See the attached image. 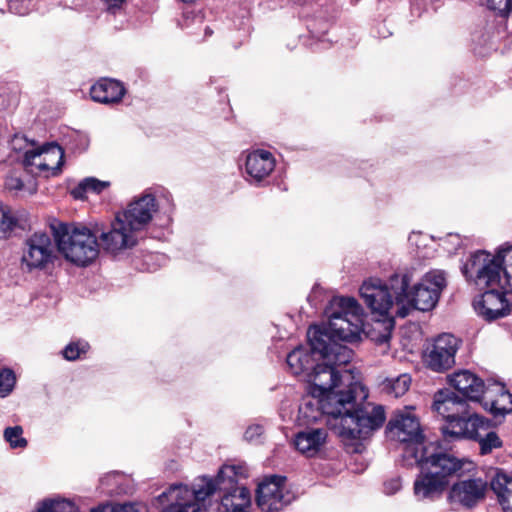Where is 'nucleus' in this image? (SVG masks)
Returning a JSON list of instances; mask_svg holds the SVG:
<instances>
[{"mask_svg":"<svg viewBox=\"0 0 512 512\" xmlns=\"http://www.w3.org/2000/svg\"><path fill=\"white\" fill-rule=\"evenodd\" d=\"M339 305L328 323L309 327L308 346H298L286 357L290 372L307 384H361L360 372L350 363L353 351L344 343L361 339L362 308L351 297L341 298Z\"/></svg>","mask_w":512,"mask_h":512,"instance_id":"obj_1","label":"nucleus"},{"mask_svg":"<svg viewBox=\"0 0 512 512\" xmlns=\"http://www.w3.org/2000/svg\"><path fill=\"white\" fill-rule=\"evenodd\" d=\"M368 397L367 386H308L299 407L304 424L325 418L327 426L339 435L344 417L355 409L358 400Z\"/></svg>","mask_w":512,"mask_h":512,"instance_id":"obj_2","label":"nucleus"},{"mask_svg":"<svg viewBox=\"0 0 512 512\" xmlns=\"http://www.w3.org/2000/svg\"><path fill=\"white\" fill-rule=\"evenodd\" d=\"M464 276L485 290L478 301L474 302L477 313L486 320H495L508 315L511 311V304L505 294L510 293L504 290L501 284L500 268L486 251H478L471 255L470 259L463 265Z\"/></svg>","mask_w":512,"mask_h":512,"instance_id":"obj_3","label":"nucleus"},{"mask_svg":"<svg viewBox=\"0 0 512 512\" xmlns=\"http://www.w3.org/2000/svg\"><path fill=\"white\" fill-rule=\"evenodd\" d=\"M408 465H418L421 469L413 485L414 496L418 501L433 502L440 499L449 486L450 478L460 475L465 461L439 451V448L424 449L421 455L406 461Z\"/></svg>","mask_w":512,"mask_h":512,"instance_id":"obj_4","label":"nucleus"},{"mask_svg":"<svg viewBox=\"0 0 512 512\" xmlns=\"http://www.w3.org/2000/svg\"><path fill=\"white\" fill-rule=\"evenodd\" d=\"M412 275L408 272L395 273L390 277L395 294V315L406 317L412 310L429 311L438 303L447 286L446 272L440 269L428 271L421 281L409 291Z\"/></svg>","mask_w":512,"mask_h":512,"instance_id":"obj_5","label":"nucleus"},{"mask_svg":"<svg viewBox=\"0 0 512 512\" xmlns=\"http://www.w3.org/2000/svg\"><path fill=\"white\" fill-rule=\"evenodd\" d=\"M54 238L59 252L77 266H88L99 255L98 237L86 227L60 224L54 228Z\"/></svg>","mask_w":512,"mask_h":512,"instance_id":"obj_6","label":"nucleus"},{"mask_svg":"<svg viewBox=\"0 0 512 512\" xmlns=\"http://www.w3.org/2000/svg\"><path fill=\"white\" fill-rule=\"evenodd\" d=\"M388 437L403 444V458L409 461L421 455L424 449L439 448L434 442H428L419 420L408 410L397 411L387 425Z\"/></svg>","mask_w":512,"mask_h":512,"instance_id":"obj_7","label":"nucleus"},{"mask_svg":"<svg viewBox=\"0 0 512 512\" xmlns=\"http://www.w3.org/2000/svg\"><path fill=\"white\" fill-rule=\"evenodd\" d=\"M360 295L372 313L385 317L383 321L378 320L376 322V326H383L384 331L378 336L372 337V339L379 344L387 343L394 327V319L390 315V310L394 305L396 306L395 294L391 288L390 280L387 284L378 278H371L360 287Z\"/></svg>","mask_w":512,"mask_h":512,"instance_id":"obj_8","label":"nucleus"},{"mask_svg":"<svg viewBox=\"0 0 512 512\" xmlns=\"http://www.w3.org/2000/svg\"><path fill=\"white\" fill-rule=\"evenodd\" d=\"M241 475L243 472L240 466L223 465L215 479L207 477L215 485L210 496L217 490L222 492L218 512H249L251 493L245 486L236 483V478Z\"/></svg>","mask_w":512,"mask_h":512,"instance_id":"obj_9","label":"nucleus"},{"mask_svg":"<svg viewBox=\"0 0 512 512\" xmlns=\"http://www.w3.org/2000/svg\"><path fill=\"white\" fill-rule=\"evenodd\" d=\"M214 490V483L207 478H198L191 488L181 483L173 484L160 495L168 502L164 512H205L204 502Z\"/></svg>","mask_w":512,"mask_h":512,"instance_id":"obj_10","label":"nucleus"},{"mask_svg":"<svg viewBox=\"0 0 512 512\" xmlns=\"http://www.w3.org/2000/svg\"><path fill=\"white\" fill-rule=\"evenodd\" d=\"M385 419V410L382 405L358 400L353 412L344 417V424L338 436L345 440L364 439L379 429Z\"/></svg>","mask_w":512,"mask_h":512,"instance_id":"obj_11","label":"nucleus"},{"mask_svg":"<svg viewBox=\"0 0 512 512\" xmlns=\"http://www.w3.org/2000/svg\"><path fill=\"white\" fill-rule=\"evenodd\" d=\"M64 151L57 144H48L40 149L28 150L24 154L25 169L36 176L54 177L61 173Z\"/></svg>","mask_w":512,"mask_h":512,"instance_id":"obj_12","label":"nucleus"},{"mask_svg":"<svg viewBox=\"0 0 512 512\" xmlns=\"http://www.w3.org/2000/svg\"><path fill=\"white\" fill-rule=\"evenodd\" d=\"M461 341L454 335L443 333L435 338L425 354L427 367L435 372H444L455 363V355Z\"/></svg>","mask_w":512,"mask_h":512,"instance_id":"obj_13","label":"nucleus"},{"mask_svg":"<svg viewBox=\"0 0 512 512\" xmlns=\"http://www.w3.org/2000/svg\"><path fill=\"white\" fill-rule=\"evenodd\" d=\"M97 237L100 240L99 245L104 251L110 254H117L134 247L138 242L139 235L127 225V222L123 221L116 214L110 227L107 230H103Z\"/></svg>","mask_w":512,"mask_h":512,"instance_id":"obj_14","label":"nucleus"},{"mask_svg":"<svg viewBox=\"0 0 512 512\" xmlns=\"http://www.w3.org/2000/svg\"><path fill=\"white\" fill-rule=\"evenodd\" d=\"M256 502L262 511L282 510L290 502L285 478L273 475L262 480L258 485Z\"/></svg>","mask_w":512,"mask_h":512,"instance_id":"obj_15","label":"nucleus"},{"mask_svg":"<svg viewBox=\"0 0 512 512\" xmlns=\"http://www.w3.org/2000/svg\"><path fill=\"white\" fill-rule=\"evenodd\" d=\"M53 245L46 233H34L25 242V248L21 257L23 270L31 272L43 269L51 262Z\"/></svg>","mask_w":512,"mask_h":512,"instance_id":"obj_16","label":"nucleus"},{"mask_svg":"<svg viewBox=\"0 0 512 512\" xmlns=\"http://www.w3.org/2000/svg\"><path fill=\"white\" fill-rule=\"evenodd\" d=\"M157 207L155 197L152 194H144L131 202L124 211L117 213V215L139 235L152 220Z\"/></svg>","mask_w":512,"mask_h":512,"instance_id":"obj_17","label":"nucleus"},{"mask_svg":"<svg viewBox=\"0 0 512 512\" xmlns=\"http://www.w3.org/2000/svg\"><path fill=\"white\" fill-rule=\"evenodd\" d=\"M486 491L487 483L481 478L461 480L452 485L447 500L452 506L472 508L484 499Z\"/></svg>","mask_w":512,"mask_h":512,"instance_id":"obj_18","label":"nucleus"},{"mask_svg":"<svg viewBox=\"0 0 512 512\" xmlns=\"http://www.w3.org/2000/svg\"><path fill=\"white\" fill-rule=\"evenodd\" d=\"M487 427L488 421L483 417L477 414L467 415L466 412L465 414L448 419L441 430L445 439H476L478 432Z\"/></svg>","mask_w":512,"mask_h":512,"instance_id":"obj_19","label":"nucleus"},{"mask_svg":"<svg viewBox=\"0 0 512 512\" xmlns=\"http://www.w3.org/2000/svg\"><path fill=\"white\" fill-rule=\"evenodd\" d=\"M466 409L467 404L463 401L459 386L444 387L434 395L432 410L446 421L465 414Z\"/></svg>","mask_w":512,"mask_h":512,"instance_id":"obj_20","label":"nucleus"},{"mask_svg":"<svg viewBox=\"0 0 512 512\" xmlns=\"http://www.w3.org/2000/svg\"><path fill=\"white\" fill-rule=\"evenodd\" d=\"M245 168L252 180L260 182L274 170L275 159L269 151L255 150L248 154Z\"/></svg>","mask_w":512,"mask_h":512,"instance_id":"obj_21","label":"nucleus"},{"mask_svg":"<svg viewBox=\"0 0 512 512\" xmlns=\"http://www.w3.org/2000/svg\"><path fill=\"white\" fill-rule=\"evenodd\" d=\"M327 439V432L323 428L307 429L298 432L294 438V446L301 454L312 457L316 455Z\"/></svg>","mask_w":512,"mask_h":512,"instance_id":"obj_22","label":"nucleus"},{"mask_svg":"<svg viewBox=\"0 0 512 512\" xmlns=\"http://www.w3.org/2000/svg\"><path fill=\"white\" fill-rule=\"evenodd\" d=\"M124 94V86L119 81L108 78L99 80L90 89L92 100L104 104L118 103Z\"/></svg>","mask_w":512,"mask_h":512,"instance_id":"obj_23","label":"nucleus"},{"mask_svg":"<svg viewBox=\"0 0 512 512\" xmlns=\"http://www.w3.org/2000/svg\"><path fill=\"white\" fill-rule=\"evenodd\" d=\"M491 488L505 512H512V477L504 472H496Z\"/></svg>","mask_w":512,"mask_h":512,"instance_id":"obj_24","label":"nucleus"},{"mask_svg":"<svg viewBox=\"0 0 512 512\" xmlns=\"http://www.w3.org/2000/svg\"><path fill=\"white\" fill-rule=\"evenodd\" d=\"M500 268L501 284L504 290L512 293V246L502 248L497 255H491Z\"/></svg>","mask_w":512,"mask_h":512,"instance_id":"obj_25","label":"nucleus"},{"mask_svg":"<svg viewBox=\"0 0 512 512\" xmlns=\"http://www.w3.org/2000/svg\"><path fill=\"white\" fill-rule=\"evenodd\" d=\"M500 386L499 391L494 395L491 390L489 400H485L484 408L494 414H506L512 412V394Z\"/></svg>","mask_w":512,"mask_h":512,"instance_id":"obj_26","label":"nucleus"},{"mask_svg":"<svg viewBox=\"0 0 512 512\" xmlns=\"http://www.w3.org/2000/svg\"><path fill=\"white\" fill-rule=\"evenodd\" d=\"M110 186V182L101 181L94 177H88L82 180L72 191L71 194L75 199H84L88 192L96 194L101 193L103 190Z\"/></svg>","mask_w":512,"mask_h":512,"instance_id":"obj_27","label":"nucleus"},{"mask_svg":"<svg viewBox=\"0 0 512 512\" xmlns=\"http://www.w3.org/2000/svg\"><path fill=\"white\" fill-rule=\"evenodd\" d=\"M35 512H78L75 504L66 499L44 500Z\"/></svg>","mask_w":512,"mask_h":512,"instance_id":"obj_28","label":"nucleus"},{"mask_svg":"<svg viewBox=\"0 0 512 512\" xmlns=\"http://www.w3.org/2000/svg\"><path fill=\"white\" fill-rule=\"evenodd\" d=\"M459 390L465 404H467V401H472L479 402L484 406L485 400H489L491 394L489 386H464L463 388L459 386Z\"/></svg>","mask_w":512,"mask_h":512,"instance_id":"obj_29","label":"nucleus"},{"mask_svg":"<svg viewBox=\"0 0 512 512\" xmlns=\"http://www.w3.org/2000/svg\"><path fill=\"white\" fill-rule=\"evenodd\" d=\"M4 439L12 449L25 448L28 444L23 437V428L21 426L7 427L4 430Z\"/></svg>","mask_w":512,"mask_h":512,"instance_id":"obj_30","label":"nucleus"},{"mask_svg":"<svg viewBox=\"0 0 512 512\" xmlns=\"http://www.w3.org/2000/svg\"><path fill=\"white\" fill-rule=\"evenodd\" d=\"M475 440L479 443L480 453L482 455L489 454L494 449L502 446V441L495 432H488L484 437H481L478 434V437Z\"/></svg>","mask_w":512,"mask_h":512,"instance_id":"obj_31","label":"nucleus"},{"mask_svg":"<svg viewBox=\"0 0 512 512\" xmlns=\"http://www.w3.org/2000/svg\"><path fill=\"white\" fill-rule=\"evenodd\" d=\"M91 512H145L144 507L137 503L105 504L92 509Z\"/></svg>","mask_w":512,"mask_h":512,"instance_id":"obj_32","label":"nucleus"},{"mask_svg":"<svg viewBox=\"0 0 512 512\" xmlns=\"http://www.w3.org/2000/svg\"><path fill=\"white\" fill-rule=\"evenodd\" d=\"M89 349V344L85 341H75L69 343L62 351L66 360L74 361L85 355Z\"/></svg>","mask_w":512,"mask_h":512,"instance_id":"obj_33","label":"nucleus"},{"mask_svg":"<svg viewBox=\"0 0 512 512\" xmlns=\"http://www.w3.org/2000/svg\"><path fill=\"white\" fill-rule=\"evenodd\" d=\"M484 384L477 375L469 370H459L448 376V384Z\"/></svg>","mask_w":512,"mask_h":512,"instance_id":"obj_34","label":"nucleus"},{"mask_svg":"<svg viewBox=\"0 0 512 512\" xmlns=\"http://www.w3.org/2000/svg\"><path fill=\"white\" fill-rule=\"evenodd\" d=\"M488 8L496 11L499 16L507 17L512 9V0H487Z\"/></svg>","mask_w":512,"mask_h":512,"instance_id":"obj_35","label":"nucleus"},{"mask_svg":"<svg viewBox=\"0 0 512 512\" xmlns=\"http://www.w3.org/2000/svg\"><path fill=\"white\" fill-rule=\"evenodd\" d=\"M16 223L15 218L11 214L10 209L0 203V230L5 232L14 227Z\"/></svg>","mask_w":512,"mask_h":512,"instance_id":"obj_36","label":"nucleus"},{"mask_svg":"<svg viewBox=\"0 0 512 512\" xmlns=\"http://www.w3.org/2000/svg\"><path fill=\"white\" fill-rule=\"evenodd\" d=\"M24 187L23 181L16 175H9L5 179V188L10 192L18 194L24 190Z\"/></svg>","mask_w":512,"mask_h":512,"instance_id":"obj_37","label":"nucleus"},{"mask_svg":"<svg viewBox=\"0 0 512 512\" xmlns=\"http://www.w3.org/2000/svg\"><path fill=\"white\" fill-rule=\"evenodd\" d=\"M264 429L261 425L255 424L249 426L244 434V437L247 441H255L257 440L263 433Z\"/></svg>","mask_w":512,"mask_h":512,"instance_id":"obj_38","label":"nucleus"},{"mask_svg":"<svg viewBox=\"0 0 512 512\" xmlns=\"http://www.w3.org/2000/svg\"><path fill=\"white\" fill-rule=\"evenodd\" d=\"M16 375L12 369H0V384H15Z\"/></svg>","mask_w":512,"mask_h":512,"instance_id":"obj_39","label":"nucleus"},{"mask_svg":"<svg viewBox=\"0 0 512 512\" xmlns=\"http://www.w3.org/2000/svg\"><path fill=\"white\" fill-rule=\"evenodd\" d=\"M401 488V482L398 478L391 479L384 483V492L386 494H394Z\"/></svg>","mask_w":512,"mask_h":512,"instance_id":"obj_40","label":"nucleus"},{"mask_svg":"<svg viewBox=\"0 0 512 512\" xmlns=\"http://www.w3.org/2000/svg\"><path fill=\"white\" fill-rule=\"evenodd\" d=\"M22 0H9V10L18 15H24L27 13L28 9L26 7H23L22 4H20Z\"/></svg>","mask_w":512,"mask_h":512,"instance_id":"obj_41","label":"nucleus"},{"mask_svg":"<svg viewBox=\"0 0 512 512\" xmlns=\"http://www.w3.org/2000/svg\"><path fill=\"white\" fill-rule=\"evenodd\" d=\"M386 381H388V384H403V385H406V384H410L412 379H411V376L408 375V374H401V375H399L395 379H387Z\"/></svg>","mask_w":512,"mask_h":512,"instance_id":"obj_42","label":"nucleus"},{"mask_svg":"<svg viewBox=\"0 0 512 512\" xmlns=\"http://www.w3.org/2000/svg\"><path fill=\"white\" fill-rule=\"evenodd\" d=\"M14 386H0V397L4 398L11 394Z\"/></svg>","mask_w":512,"mask_h":512,"instance_id":"obj_43","label":"nucleus"},{"mask_svg":"<svg viewBox=\"0 0 512 512\" xmlns=\"http://www.w3.org/2000/svg\"><path fill=\"white\" fill-rule=\"evenodd\" d=\"M390 388L391 389H390L389 393L395 392L396 395L404 394L407 391V386H390Z\"/></svg>","mask_w":512,"mask_h":512,"instance_id":"obj_44","label":"nucleus"},{"mask_svg":"<svg viewBox=\"0 0 512 512\" xmlns=\"http://www.w3.org/2000/svg\"><path fill=\"white\" fill-rule=\"evenodd\" d=\"M449 238L451 239H455V240H459L458 236L457 235H449Z\"/></svg>","mask_w":512,"mask_h":512,"instance_id":"obj_45","label":"nucleus"},{"mask_svg":"<svg viewBox=\"0 0 512 512\" xmlns=\"http://www.w3.org/2000/svg\"><path fill=\"white\" fill-rule=\"evenodd\" d=\"M181 1H182V2H184V3H192V2H194L195 0H181Z\"/></svg>","mask_w":512,"mask_h":512,"instance_id":"obj_46","label":"nucleus"},{"mask_svg":"<svg viewBox=\"0 0 512 512\" xmlns=\"http://www.w3.org/2000/svg\"><path fill=\"white\" fill-rule=\"evenodd\" d=\"M494 384L500 385V384H503V383L500 382V381H495Z\"/></svg>","mask_w":512,"mask_h":512,"instance_id":"obj_47","label":"nucleus"},{"mask_svg":"<svg viewBox=\"0 0 512 512\" xmlns=\"http://www.w3.org/2000/svg\"><path fill=\"white\" fill-rule=\"evenodd\" d=\"M211 33H212V32H211L210 30L206 29V34H209V35H210Z\"/></svg>","mask_w":512,"mask_h":512,"instance_id":"obj_48","label":"nucleus"}]
</instances>
